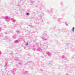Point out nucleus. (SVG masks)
Here are the masks:
<instances>
[{
    "mask_svg": "<svg viewBox=\"0 0 75 75\" xmlns=\"http://www.w3.org/2000/svg\"><path fill=\"white\" fill-rule=\"evenodd\" d=\"M12 21H13V23H15V22H16V20L14 19H12Z\"/></svg>",
    "mask_w": 75,
    "mask_h": 75,
    "instance_id": "nucleus-3",
    "label": "nucleus"
},
{
    "mask_svg": "<svg viewBox=\"0 0 75 75\" xmlns=\"http://www.w3.org/2000/svg\"><path fill=\"white\" fill-rule=\"evenodd\" d=\"M17 33H19V31H17Z\"/></svg>",
    "mask_w": 75,
    "mask_h": 75,
    "instance_id": "nucleus-11",
    "label": "nucleus"
},
{
    "mask_svg": "<svg viewBox=\"0 0 75 75\" xmlns=\"http://www.w3.org/2000/svg\"><path fill=\"white\" fill-rule=\"evenodd\" d=\"M2 54L1 53V52L0 51V55L1 54Z\"/></svg>",
    "mask_w": 75,
    "mask_h": 75,
    "instance_id": "nucleus-10",
    "label": "nucleus"
},
{
    "mask_svg": "<svg viewBox=\"0 0 75 75\" xmlns=\"http://www.w3.org/2000/svg\"><path fill=\"white\" fill-rule=\"evenodd\" d=\"M40 51V52H42V53H43V52H44V50H41V49H40V50H39Z\"/></svg>",
    "mask_w": 75,
    "mask_h": 75,
    "instance_id": "nucleus-4",
    "label": "nucleus"
},
{
    "mask_svg": "<svg viewBox=\"0 0 75 75\" xmlns=\"http://www.w3.org/2000/svg\"><path fill=\"white\" fill-rule=\"evenodd\" d=\"M28 43H26V46H28Z\"/></svg>",
    "mask_w": 75,
    "mask_h": 75,
    "instance_id": "nucleus-8",
    "label": "nucleus"
},
{
    "mask_svg": "<svg viewBox=\"0 0 75 75\" xmlns=\"http://www.w3.org/2000/svg\"><path fill=\"white\" fill-rule=\"evenodd\" d=\"M42 38V39H44V38Z\"/></svg>",
    "mask_w": 75,
    "mask_h": 75,
    "instance_id": "nucleus-12",
    "label": "nucleus"
},
{
    "mask_svg": "<svg viewBox=\"0 0 75 75\" xmlns=\"http://www.w3.org/2000/svg\"><path fill=\"white\" fill-rule=\"evenodd\" d=\"M65 24H66V25H68V24H67V23H66Z\"/></svg>",
    "mask_w": 75,
    "mask_h": 75,
    "instance_id": "nucleus-9",
    "label": "nucleus"
},
{
    "mask_svg": "<svg viewBox=\"0 0 75 75\" xmlns=\"http://www.w3.org/2000/svg\"><path fill=\"white\" fill-rule=\"evenodd\" d=\"M74 30H75V28H74V27H73V28L71 29L72 31H74Z\"/></svg>",
    "mask_w": 75,
    "mask_h": 75,
    "instance_id": "nucleus-6",
    "label": "nucleus"
},
{
    "mask_svg": "<svg viewBox=\"0 0 75 75\" xmlns=\"http://www.w3.org/2000/svg\"><path fill=\"white\" fill-rule=\"evenodd\" d=\"M14 42H15V43H16L17 42H18V40H17L14 41Z\"/></svg>",
    "mask_w": 75,
    "mask_h": 75,
    "instance_id": "nucleus-5",
    "label": "nucleus"
},
{
    "mask_svg": "<svg viewBox=\"0 0 75 75\" xmlns=\"http://www.w3.org/2000/svg\"><path fill=\"white\" fill-rule=\"evenodd\" d=\"M47 54L49 56H51V53L48 52H47Z\"/></svg>",
    "mask_w": 75,
    "mask_h": 75,
    "instance_id": "nucleus-2",
    "label": "nucleus"
},
{
    "mask_svg": "<svg viewBox=\"0 0 75 75\" xmlns=\"http://www.w3.org/2000/svg\"><path fill=\"white\" fill-rule=\"evenodd\" d=\"M45 40H47L46 39H45Z\"/></svg>",
    "mask_w": 75,
    "mask_h": 75,
    "instance_id": "nucleus-13",
    "label": "nucleus"
},
{
    "mask_svg": "<svg viewBox=\"0 0 75 75\" xmlns=\"http://www.w3.org/2000/svg\"><path fill=\"white\" fill-rule=\"evenodd\" d=\"M8 17L7 16H6L4 17V19L5 20H8Z\"/></svg>",
    "mask_w": 75,
    "mask_h": 75,
    "instance_id": "nucleus-1",
    "label": "nucleus"
},
{
    "mask_svg": "<svg viewBox=\"0 0 75 75\" xmlns=\"http://www.w3.org/2000/svg\"><path fill=\"white\" fill-rule=\"evenodd\" d=\"M26 15L27 16H29V15H30V13H26Z\"/></svg>",
    "mask_w": 75,
    "mask_h": 75,
    "instance_id": "nucleus-7",
    "label": "nucleus"
}]
</instances>
